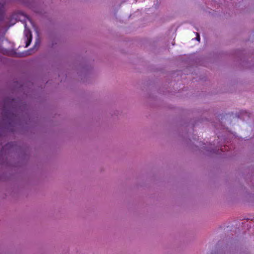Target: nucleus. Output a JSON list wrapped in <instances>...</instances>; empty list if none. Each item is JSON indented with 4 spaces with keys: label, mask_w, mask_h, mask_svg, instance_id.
I'll return each instance as SVG.
<instances>
[{
    "label": "nucleus",
    "mask_w": 254,
    "mask_h": 254,
    "mask_svg": "<svg viewBox=\"0 0 254 254\" xmlns=\"http://www.w3.org/2000/svg\"><path fill=\"white\" fill-rule=\"evenodd\" d=\"M24 34L27 39L26 47H27L30 44L32 41V34L30 30L28 29H25Z\"/></svg>",
    "instance_id": "f257e3e1"
},
{
    "label": "nucleus",
    "mask_w": 254,
    "mask_h": 254,
    "mask_svg": "<svg viewBox=\"0 0 254 254\" xmlns=\"http://www.w3.org/2000/svg\"><path fill=\"white\" fill-rule=\"evenodd\" d=\"M39 44H40V42L38 39H37L36 41L35 42V46H38L39 45Z\"/></svg>",
    "instance_id": "f03ea898"
},
{
    "label": "nucleus",
    "mask_w": 254,
    "mask_h": 254,
    "mask_svg": "<svg viewBox=\"0 0 254 254\" xmlns=\"http://www.w3.org/2000/svg\"><path fill=\"white\" fill-rule=\"evenodd\" d=\"M197 37H196V40L198 41H200V36L198 33H196Z\"/></svg>",
    "instance_id": "7ed1b4c3"
}]
</instances>
